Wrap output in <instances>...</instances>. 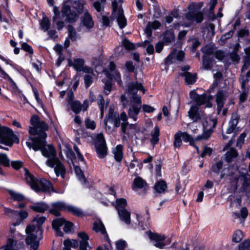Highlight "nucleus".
<instances>
[{
    "label": "nucleus",
    "instance_id": "nucleus-1",
    "mask_svg": "<svg viewBox=\"0 0 250 250\" xmlns=\"http://www.w3.org/2000/svg\"><path fill=\"white\" fill-rule=\"evenodd\" d=\"M30 124L33 126H29L28 131L31 135L32 142H26L27 146L34 151L40 150L42 155L47 158L46 165L54 168L57 176L60 175L64 178L65 174V168L60 160L57 157L56 152L51 145H46V138L49 126L44 121L40 120L37 115L33 116L30 119Z\"/></svg>",
    "mask_w": 250,
    "mask_h": 250
},
{
    "label": "nucleus",
    "instance_id": "nucleus-2",
    "mask_svg": "<svg viewBox=\"0 0 250 250\" xmlns=\"http://www.w3.org/2000/svg\"><path fill=\"white\" fill-rule=\"evenodd\" d=\"M46 220L44 216H37L33 220L36 222L38 225L37 228L34 225H28L25 231L28 235L26 238V243L31 246V250H37L39 246V240L42 238V230L41 226Z\"/></svg>",
    "mask_w": 250,
    "mask_h": 250
},
{
    "label": "nucleus",
    "instance_id": "nucleus-3",
    "mask_svg": "<svg viewBox=\"0 0 250 250\" xmlns=\"http://www.w3.org/2000/svg\"><path fill=\"white\" fill-rule=\"evenodd\" d=\"M25 180L32 189L36 192L42 191L43 192H51L62 194L63 193V190H56L54 189L52 183L43 178L37 179L35 178L27 168H24Z\"/></svg>",
    "mask_w": 250,
    "mask_h": 250
},
{
    "label": "nucleus",
    "instance_id": "nucleus-4",
    "mask_svg": "<svg viewBox=\"0 0 250 250\" xmlns=\"http://www.w3.org/2000/svg\"><path fill=\"white\" fill-rule=\"evenodd\" d=\"M84 4L83 0H75L72 3L71 6L65 3L61 9L62 16L65 17L69 23L76 22L79 15L83 12Z\"/></svg>",
    "mask_w": 250,
    "mask_h": 250
},
{
    "label": "nucleus",
    "instance_id": "nucleus-5",
    "mask_svg": "<svg viewBox=\"0 0 250 250\" xmlns=\"http://www.w3.org/2000/svg\"><path fill=\"white\" fill-rule=\"evenodd\" d=\"M14 143L17 144L19 143L18 137L8 127L0 125V144H2L9 146H11ZM0 148L6 150H8L7 147H4L1 145H0Z\"/></svg>",
    "mask_w": 250,
    "mask_h": 250
},
{
    "label": "nucleus",
    "instance_id": "nucleus-6",
    "mask_svg": "<svg viewBox=\"0 0 250 250\" xmlns=\"http://www.w3.org/2000/svg\"><path fill=\"white\" fill-rule=\"evenodd\" d=\"M203 2H192L188 6V11L185 17L188 21H195L197 23H201L204 20V13L200 10L203 6Z\"/></svg>",
    "mask_w": 250,
    "mask_h": 250
},
{
    "label": "nucleus",
    "instance_id": "nucleus-7",
    "mask_svg": "<svg viewBox=\"0 0 250 250\" xmlns=\"http://www.w3.org/2000/svg\"><path fill=\"white\" fill-rule=\"evenodd\" d=\"M121 114L114 110H109L108 114L104 119V128L108 133L112 132L114 128L121 125Z\"/></svg>",
    "mask_w": 250,
    "mask_h": 250
},
{
    "label": "nucleus",
    "instance_id": "nucleus-8",
    "mask_svg": "<svg viewBox=\"0 0 250 250\" xmlns=\"http://www.w3.org/2000/svg\"><path fill=\"white\" fill-rule=\"evenodd\" d=\"M52 228L56 232L57 236H62L63 232L60 229V227L64 225L63 231L65 233L71 232L73 230L72 223L66 221L63 218H60L54 219L52 223Z\"/></svg>",
    "mask_w": 250,
    "mask_h": 250
},
{
    "label": "nucleus",
    "instance_id": "nucleus-9",
    "mask_svg": "<svg viewBox=\"0 0 250 250\" xmlns=\"http://www.w3.org/2000/svg\"><path fill=\"white\" fill-rule=\"evenodd\" d=\"M94 144L98 157L101 159L104 158L107 154V147L103 133L96 135L94 139Z\"/></svg>",
    "mask_w": 250,
    "mask_h": 250
},
{
    "label": "nucleus",
    "instance_id": "nucleus-10",
    "mask_svg": "<svg viewBox=\"0 0 250 250\" xmlns=\"http://www.w3.org/2000/svg\"><path fill=\"white\" fill-rule=\"evenodd\" d=\"M78 235V237L82 239L80 244L75 240H66L63 242L64 246L76 248L78 247L79 245H80L81 250H86L88 245L87 242V240L89 239L88 236L84 232H79Z\"/></svg>",
    "mask_w": 250,
    "mask_h": 250
},
{
    "label": "nucleus",
    "instance_id": "nucleus-11",
    "mask_svg": "<svg viewBox=\"0 0 250 250\" xmlns=\"http://www.w3.org/2000/svg\"><path fill=\"white\" fill-rule=\"evenodd\" d=\"M146 233L148 236L149 239L154 242V246L159 249H163L167 244H169L171 241L170 239H168L166 241L167 243H165L162 242L166 239L164 235L153 233L150 231H146Z\"/></svg>",
    "mask_w": 250,
    "mask_h": 250
},
{
    "label": "nucleus",
    "instance_id": "nucleus-12",
    "mask_svg": "<svg viewBox=\"0 0 250 250\" xmlns=\"http://www.w3.org/2000/svg\"><path fill=\"white\" fill-rule=\"evenodd\" d=\"M68 64L69 67H73L77 72L83 71L88 72L89 69L88 67L84 66L85 61L82 58H76L74 59L73 62L70 58L67 59Z\"/></svg>",
    "mask_w": 250,
    "mask_h": 250
},
{
    "label": "nucleus",
    "instance_id": "nucleus-13",
    "mask_svg": "<svg viewBox=\"0 0 250 250\" xmlns=\"http://www.w3.org/2000/svg\"><path fill=\"white\" fill-rule=\"evenodd\" d=\"M130 105L129 109H155L153 107L144 104L141 108L142 100L141 97L138 96L136 93H133L131 96Z\"/></svg>",
    "mask_w": 250,
    "mask_h": 250
},
{
    "label": "nucleus",
    "instance_id": "nucleus-14",
    "mask_svg": "<svg viewBox=\"0 0 250 250\" xmlns=\"http://www.w3.org/2000/svg\"><path fill=\"white\" fill-rule=\"evenodd\" d=\"M3 250H25L23 241H18L13 238H8Z\"/></svg>",
    "mask_w": 250,
    "mask_h": 250
},
{
    "label": "nucleus",
    "instance_id": "nucleus-15",
    "mask_svg": "<svg viewBox=\"0 0 250 250\" xmlns=\"http://www.w3.org/2000/svg\"><path fill=\"white\" fill-rule=\"evenodd\" d=\"M217 122L218 120L216 118H207V123H209L210 125H211V127L207 129V130H205L201 135H198L195 140L200 141L208 139L210 137L213 130L216 127Z\"/></svg>",
    "mask_w": 250,
    "mask_h": 250
},
{
    "label": "nucleus",
    "instance_id": "nucleus-16",
    "mask_svg": "<svg viewBox=\"0 0 250 250\" xmlns=\"http://www.w3.org/2000/svg\"><path fill=\"white\" fill-rule=\"evenodd\" d=\"M228 92L226 90L219 89L216 94L215 102L217 104L216 109H222L228 97Z\"/></svg>",
    "mask_w": 250,
    "mask_h": 250
},
{
    "label": "nucleus",
    "instance_id": "nucleus-17",
    "mask_svg": "<svg viewBox=\"0 0 250 250\" xmlns=\"http://www.w3.org/2000/svg\"><path fill=\"white\" fill-rule=\"evenodd\" d=\"M161 26V23L158 21L154 20L153 21H149L146 24L145 29V32L147 37L149 38L151 37L152 35L153 30H157L160 28Z\"/></svg>",
    "mask_w": 250,
    "mask_h": 250
},
{
    "label": "nucleus",
    "instance_id": "nucleus-18",
    "mask_svg": "<svg viewBox=\"0 0 250 250\" xmlns=\"http://www.w3.org/2000/svg\"><path fill=\"white\" fill-rule=\"evenodd\" d=\"M81 23L87 29H90L94 26V22L91 15L88 11L84 12L83 16L81 18Z\"/></svg>",
    "mask_w": 250,
    "mask_h": 250
},
{
    "label": "nucleus",
    "instance_id": "nucleus-19",
    "mask_svg": "<svg viewBox=\"0 0 250 250\" xmlns=\"http://www.w3.org/2000/svg\"><path fill=\"white\" fill-rule=\"evenodd\" d=\"M147 183L140 177H136L133 180L132 185V189L137 191L138 189L144 188V190H146Z\"/></svg>",
    "mask_w": 250,
    "mask_h": 250
},
{
    "label": "nucleus",
    "instance_id": "nucleus-20",
    "mask_svg": "<svg viewBox=\"0 0 250 250\" xmlns=\"http://www.w3.org/2000/svg\"><path fill=\"white\" fill-rule=\"evenodd\" d=\"M202 63L203 67L205 70H210L212 68L213 65L216 63V62L212 57L203 55Z\"/></svg>",
    "mask_w": 250,
    "mask_h": 250
},
{
    "label": "nucleus",
    "instance_id": "nucleus-21",
    "mask_svg": "<svg viewBox=\"0 0 250 250\" xmlns=\"http://www.w3.org/2000/svg\"><path fill=\"white\" fill-rule=\"evenodd\" d=\"M188 114L193 122L201 121L204 118V110H188Z\"/></svg>",
    "mask_w": 250,
    "mask_h": 250
},
{
    "label": "nucleus",
    "instance_id": "nucleus-22",
    "mask_svg": "<svg viewBox=\"0 0 250 250\" xmlns=\"http://www.w3.org/2000/svg\"><path fill=\"white\" fill-rule=\"evenodd\" d=\"M206 94L203 93L200 95L197 99L193 103L194 105H192L189 109H199V106L206 105Z\"/></svg>",
    "mask_w": 250,
    "mask_h": 250
},
{
    "label": "nucleus",
    "instance_id": "nucleus-23",
    "mask_svg": "<svg viewBox=\"0 0 250 250\" xmlns=\"http://www.w3.org/2000/svg\"><path fill=\"white\" fill-rule=\"evenodd\" d=\"M0 59L4 62L6 64H8L12 67L15 70L19 72L21 75H23V73L25 72V70L21 66L15 63L10 59L5 58L3 56L0 54Z\"/></svg>",
    "mask_w": 250,
    "mask_h": 250
},
{
    "label": "nucleus",
    "instance_id": "nucleus-24",
    "mask_svg": "<svg viewBox=\"0 0 250 250\" xmlns=\"http://www.w3.org/2000/svg\"><path fill=\"white\" fill-rule=\"evenodd\" d=\"M121 119L122 121L121 126V132L125 135L128 134L127 130L129 129V123L127 121L128 117L125 112H123L121 114Z\"/></svg>",
    "mask_w": 250,
    "mask_h": 250
},
{
    "label": "nucleus",
    "instance_id": "nucleus-25",
    "mask_svg": "<svg viewBox=\"0 0 250 250\" xmlns=\"http://www.w3.org/2000/svg\"><path fill=\"white\" fill-rule=\"evenodd\" d=\"M175 41V35L174 32L170 30H166L163 33L162 42L166 45H169Z\"/></svg>",
    "mask_w": 250,
    "mask_h": 250
},
{
    "label": "nucleus",
    "instance_id": "nucleus-26",
    "mask_svg": "<svg viewBox=\"0 0 250 250\" xmlns=\"http://www.w3.org/2000/svg\"><path fill=\"white\" fill-rule=\"evenodd\" d=\"M183 76L185 77V83L188 85L194 84L197 80V75L196 73L187 72L183 73Z\"/></svg>",
    "mask_w": 250,
    "mask_h": 250
},
{
    "label": "nucleus",
    "instance_id": "nucleus-27",
    "mask_svg": "<svg viewBox=\"0 0 250 250\" xmlns=\"http://www.w3.org/2000/svg\"><path fill=\"white\" fill-rule=\"evenodd\" d=\"M120 219L126 225L130 224V212L126 209L120 210L118 212Z\"/></svg>",
    "mask_w": 250,
    "mask_h": 250
},
{
    "label": "nucleus",
    "instance_id": "nucleus-28",
    "mask_svg": "<svg viewBox=\"0 0 250 250\" xmlns=\"http://www.w3.org/2000/svg\"><path fill=\"white\" fill-rule=\"evenodd\" d=\"M118 17L117 21L120 29L124 28L127 25V21L123 13V9H120L118 11Z\"/></svg>",
    "mask_w": 250,
    "mask_h": 250
},
{
    "label": "nucleus",
    "instance_id": "nucleus-29",
    "mask_svg": "<svg viewBox=\"0 0 250 250\" xmlns=\"http://www.w3.org/2000/svg\"><path fill=\"white\" fill-rule=\"evenodd\" d=\"M160 129L158 126H155L154 131L150 134L151 138L150 139V142L154 147L156 144H158L159 140Z\"/></svg>",
    "mask_w": 250,
    "mask_h": 250
},
{
    "label": "nucleus",
    "instance_id": "nucleus-30",
    "mask_svg": "<svg viewBox=\"0 0 250 250\" xmlns=\"http://www.w3.org/2000/svg\"><path fill=\"white\" fill-rule=\"evenodd\" d=\"M30 208L35 211L43 212L48 209L49 206L43 202H39L34 204Z\"/></svg>",
    "mask_w": 250,
    "mask_h": 250
},
{
    "label": "nucleus",
    "instance_id": "nucleus-31",
    "mask_svg": "<svg viewBox=\"0 0 250 250\" xmlns=\"http://www.w3.org/2000/svg\"><path fill=\"white\" fill-rule=\"evenodd\" d=\"M93 229L96 232H100L104 236L107 237L105 228L103 222L101 221L95 222L93 224Z\"/></svg>",
    "mask_w": 250,
    "mask_h": 250
},
{
    "label": "nucleus",
    "instance_id": "nucleus-32",
    "mask_svg": "<svg viewBox=\"0 0 250 250\" xmlns=\"http://www.w3.org/2000/svg\"><path fill=\"white\" fill-rule=\"evenodd\" d=\"M123 147L121 145H119L114 148L112 150V152L114 155V158L116 161L120 162L123 157Z\"/></svg>",
    "mask_w": 250,
    "mask_h": 250
},
{
    "label": "nucleus",
    "instance_id": "nucleus-33",
    "mask_svg": "<svg viewBox=\"0 0 250 250\" xmlns=\"http://www.w3.org/2000/svg\"><path fill=\"white\" fill-rule=\"evenodd\" d=\"M249 211L246 207H243L241 210L240 212H233V214L240 220L241 223H244L245 219L248 217Z\"/></svg>",
    "mask_w": 250,
    "mask_h": 250
},
{
    "label": "nucleus",
    "instance_id": "nucleus-34",
    "mask_svg": "<svg viewBox=\"0 0 250 250\" xmlns=\"http://www.w3.org/2000/svg\"><path fill=\"white\" fill-rule=\"evenodd\" d=\"M66 211L72 213L74 215L77 217H82L83 216V210L81 208L73 205H68Z\"/></svg>",
    "mask_w": 250,
    "mask_h": 250
},
{
    "label": "nucleus",
    "instance_id": "nucleus-35",
    "mask_svg": "<svg viewBox=\"0 0 250 250\" xmlns=\"http://www.w3.org/2000/svg\"><path fill=\"white\" fill-rule=\"evenodd\" d=\"M167 188V183L163 180L157 182L154 187V190L159 193H164Z\"/></svg>",
    "mask_w": 250,
    "mask_h": 250
},
{
    "label": "nucleus",
    "instance_id": "nucleus-36",
    "mask_svg": "<svg viewBox=\"0 0 250 250\" xmlns=\"http://www.w3.org/2000/svg\"><path fill=\"white\" fill-rule=\"evenodd\" d=\"M238 155V154L236 150L234 148H231L225 154V160L227 163H230Z\"/></svg>",
    "mask_w": 250,
    "mask_h": 250
},
{
    "label": "nucleus",
    "instance_id": "nucleus-37",
    "mask_svg": "<svg viewBox=\"0 0 250 250\" xmlns=\"http://www.w3.org/2000/svg\"><path fill=\"white\" fill-rule=\"evenodd\" d=\"M126 205L127 201L126 199L123 198H121L116 199L115 207L118 210V212H119L120 210H124L126 209L125 208Z\"/></svg>",
    "mask_w": 250,
    "mask_h": 250
},
{
    "label": "nucleus",
    "instance_id": "nucleus-38",
    "mask_svg": "<svg viewBox=\"0 0 250 250\" xmlns=\"http://www.w3.org/2000/svg\"><path fill=\"white\" fill-rule=\"evenodd\" d=\"M240 117V115L237 112L233 113L231 115V119L229 122V125L235 129L238 125Z\"/></svg>",
    "mask_w": 250,
    "mask_h": 250
},
{
    "label": "nucleus",
    "instance_id": "nucleus-39",
    "mask_svg": "<svg viewBox=\"0 0 250 250\" xmlns=\"http://www.w3.org/2000/svg\"><path fill=\"white\" fill-rule=\"evenodd\" d=\"M176 50L169 53L165 59V69L168 68L169 66L174 62L175 57Z\"/></svg>",
    "mask_w": 250,
    "mask_h": 250
},
{
    "label": "nucleus",
    "instance_id": "nucleus-40",
    "mask_svg": "<svg viewBox=\"0 0 250 250\" xmlns=\"http://www.w3.org/2000/svg\"><path fill=\"white\" fill-rule=\"evenodd\" d=\"M182 137L185 142H189L190 145L194 146L197 151H198V147L194 144V140L192 136L189 135L187 132H182Z\"/></svg>",
    "mask_w": 250,
    "mask_h": 250
},
{
    "label": "nucleus",
    "instance_id": "nucleus-41",
    "mask_svg": "<svg viewBox=\"0 0 250 250\" xmlns=\"http://www.w3.org/2000/svg\"><path fill=\"white\" fill-rule=\"evenodd\" d=\"M68 37L72 42H75L77 39L78 34L75 28L72 25L67 26Z\"/></svg>",
    "mask_w": 250,
    "mask_h": 250
},
{
    "label": "nucleus",
    "instance_id": "nucleus-42",
    "mask_svg": "<svg viewBox=\"0 0 250 250\" xmlns=\"http://www.w3.org/2000/svg\"><path fill=\"white\" fill-rule=\"evenodd\" d=\"M17 213L15 214V217L17 216H19L20 217V220L16 221L15 223H13V225L14 226H18L20 224L21 220L26 218L28 216V212L25 210H21L18 211L17 210Z\"/></svg>",
    "mask_w": 250,
    "mask_h": 250
},
{
    "label": "nucleus",
    "instance_id": "nucleus-43",
    "mask_svg": "<svg viewBox=\"0 0 250 250\" xmlns=\"http://www.w3.org/2000/svg\"><path fill=\"white\" fill-rule=\"evenodd\" d=\"M9 194L11 198L15 201H22L25 199V197L21 193L17 192L12 190H9Z\"/></svg>",
    "mask_w": 250,
    "mask_h": 250
},
{
    "label": "nucleus",
    "instance_id": "nucleus-44",
    "mask_svg": "<svg viewBox=\"0 0 250 250\" xmlns=\"http://www.w3.org/2000/svg\"><path fill=\"white\" fill-rule=\"evenodd\" d=\"M244 238V234L243 232L239 230H236L232 235V242L237 243L240 242Z\"/></svg>",
    "mask_w": 250,
    "mask_h": 250
},
{
    "label": "nucleus",
    "instance_id": "nucleus-45",
    "mask_svg": "<svg viewBox=\"0 0 250 250\" xmlns=\"http://www.w3.org/2000/svg\"><path fill=\"white\" fill-rule=\"evenodd\" d=\"M122 45L125 47V48L128 51L133 50L135 49V44L131 42L128 39L126 38H125L122 42Z\"/></svg>",
    "mask_w": 250,
    "mask_h": 250
},
{
    "label": "nucleus",
    "instance_id": "nucleus-46",
    "mask_svg": "<svg viewBox=\"0 0 250 250\" xmlns=\"http://www.w3.org/2000/svg\"><path fill=\"white\" fill-rule=\"evenodd\" d=\"M182 132L179 131L176 133L174 135V141L173 146L175 148L179 147L182 144L181 140Z\"/></svg>",
    "mask_w": 250,
    "mask_h": 250
},
{
    "label": "nucleus",
    "instance_id": "nucleus-47",
    "mask_svg": "<svg viewBox=\"0 0 250 250\" xmlns=\"http://www.w3.org/2000/svg\"><path fill=\"white\" fill-rule=\"evenodd\" d=\"M21 49L29 53V57L32 59V55L34 54V50L32 47L26 42H22L21 44Z\"/></svg>",
    "mask_w": 250,
    "mask_h": 250
},
{
    "label": "nucleus",
    "instance_id": "nucleus-48",
    "mask_svg": "<svg viewBox=\"0 0 250 250\" xmlns=\"http://www.w3.org/2000/svg\"><path fill=\"white\" fill-rule=\"evenodd\" d=\"M125 67L129 73H134L135 75H137V70L132 61H126L125 63Z\"/></svg>",
    "mask_w": 250,
    "mask_h": 250
},
{
    "label": "nucleus",
    "instance_id": "nucleus-49",
    "mask_svg": "<svg viewBox=\"0 0 250 250\" xmlns=\"http://www.w3.org/2000/svg\"><path fill=\"white\" fill-rule=\"evenodd\" d=\"M52 207L55 208L60 210L66 211V208L68 205L66 204L63 202L58 201L57 202L53 203L51 204Z\"/></svg>",
    "mask_w": 250,
    "mask_h": 250
},
{
    "label": "nucleus",
    "instance_id": "nucleus-50",
    "mask_svg": "<svg viewBox=\"0 0 250 250\" xmlns=\"http://www.w3.org/2000/svg\"><path fill=\"white\" fill-rule=\"evenodd\" d=\"M41 26L45 31H47L50 26V22L48 17L44 16L40 23Z\"/></svg>",
    "mask_w": 250,
    "mask_h": 250
},
{
    "label": "nucleus",
    "instance_id": "nucleus-51",
    "mask_svg": "<svg viewBox=\"0 0 250 250\" xmlns=\"http://www.w3.org/2000/svg\"><path fill=\"white\" fill-rule=\"evenodd\" d=\"M239 250H250V240L247 239L238 245Z\"/></svg>",
    "mask_w": 250,
    "mask_h": 250
},
{
    "label": "nucleus",
    "instance_id": "nucleus-52",
    "mask_svg": "<svg viewBox=\"0 0 250 250\" xmlns=\"http://www.w3.org/2000/svg\"><path fill=\"white\" fill-rule=\"evenodd\" d=\"M247 136V134L246 132H243L242 133L240 136L238 137L237 142H236V146L239 148H241L243 144L244 143L245 139Z\"/></svg>",
    "mask_w": 250,
    "mask_h": 250
},
{
    "label": "nucleus",
    "instance_id": "nucleus-53",
    "mask_svg": "<svg viewBox=\"0 0 250 250\" xmlns=\"http://www.w3.org/2000/svg\"><path fill=\"white\" fill-rule=\"evenodd\" d=\"M223 163L222 161H219L213 164L211 167V171L214 173H218L222 169Z\"/></svg>",
    "mask_w": 250,
    "mask_h": 250
},
{
    "label": "nucleus",
    "instance_id": "nucleus-54",
    "mask_svg": "<svg viewBox=\"0 0 250 250\" xmlns=\"http://www.w3.org/2000/svg\"><path fill=\"white\" fill-rule=\"evenodd\" d=\"M0 164L5 167H8L10 165V160L7 158L6 155L4 153L0 154Z\"/></svg>",
    "mask_w": 250,
    "mask_h": 250
},
{
    "label": "nucleus",
    "instance_id": "nucleus-55",
    "mask_svg": "<svg viewBox=\"0 0 250 250\" xmlns=\"http://www.w3.org/2000/svg\"><path fill=\"white\" fill-rule=\"evenodd\" d=\"M75 173L78 177L80 180L84 182L85 180V177L83 175V172L80 167L78 166H75L74 167Z\"/></svg>",
    "mask_w": 250,
    "mask_h": 250
},
{
    "label": "nucleus",
    "instance_id": "nucleus-56",
    "mask_svg": "<svg viewBox=\"0 0 250 250\" xmlns=\"http://www.w3.org/2000/svg\"><path fill=\"white\" fill-rule=\"evenodd\" d=\"M69 104L71 107V109H82V104L78 100H75L69 103Z\"/></svg>",
    "mask_w": 250,
    "mask_h": 250
},
{
    "label": "nucleus",
    "instance_id": "nucleus-57",
    "mask_svg": "<svg viewBox=\"0 0 250 250\" xmlns=\"http://www.w3.org/2000/svg\"><path fill=\"white\" fill-rule=\"evenodd\" d=\"M243 65L241 68V72L247 70L250 66V57L245 56L243 59Z\"/></svg>",
    "mask_w": 250,
    "mask_h": 250
},
{
    "label": "nucleus",
    "instance_id": "nucleus-58",
    "mask_svg": "<svg viewBox=\"0 0 250 250\" xmlns=\"http://www.w3.org/2000/svg\"><path fill=\"white\" fill-rule=\"evenodd\" d=\"M85 125L87 128L94 130L96 126V123L89 118H86L85 120Z\"/></svg>",
    "mask_w": 250,
    "mask_h": 250
},
{
    "label": "nucleus",
    "instance_id": "nucleus-59",
    "mask_svg": "<svg viewBox=\"0 0 250 250\" xmlns=\"http://www.w3.org/2000/svg\"><path fill=\"white\" fill-rule=\"evenodd\" d=\"M214 57L220 61H222L225 57V53L222 50H217L214 54Z\"/></svg>",
    "mask_w": 250,
    "mask_h": 250
},
{
    "label": "nucleus",
    "instance_id": "nucleus-60",
    "mask_svg": "<svg viewBox=\"0 0 250 250\" xmlns=\"http://www.w3.org/2000/svg\"><path fill=\"white\" fill-rule=\"evenodd\" d=\"M202 50L205 54L204 55L210 56L211 55L214 54V48L211 46H206L205 49L202 48Z\"/></svg>",
    "mask_w": 250,
    "mask_h": 250
},
{
    "label": "nucleus",
    "instance_id": "nucleus-61",
    "mask_svg": "<svg viewBox=\"0 0 250 250\" xmlns=\"http://www.w3.org/2000/svg\"><path fill=\"white\" fill-rule=\"evenodd\" d=\"M234 33V30H230L228 32L222 35V36L221 37V41H223L224 42H225L228 39H229L232 37V36H233Z\"/></svg>",
    "mask_w": 250,
    "mask_h": 250
},
{
    "label": "nucleus",
    "instance_id": "nucleus-62",
    "mask_svg": "<svg viewBox=\"0 0 250 250\" xmlns=\"http://www.w3.org/2000/svg\"><path fill=\"white\" fill-rule=\"evenodd\" d=\"M84 82L86 88L89 87L93 83V78L89 75L84 76Z\"/></svg>",
    "mask_w": 250,
    "mask_h": 250
},
{
    "label": "nucleus",
    "instance_id": "nucleus-63",
    "mask_svg": "<svg viewBox=\"0 0 250 250\" xmlns=\"http://www.w3.org/2000/svg\"><path fill=\"white\" fill-rule=\"evenodd\" d=\"M176 51H177L176 50ZM185 56V52L183 50H180L177 53L176 52L175 58L179 62H183L184 61Z\"/></svg>",
    "mask_w": 250,
    "mask_h": 250
},
{
    "label": "nucleus",
    "instance_id": "nucleus-64",
    "mask_svg": "<svg viewBox=\"0 0 250 250\" xmlns=\"http://www.w3.org/2000/svg\"><path fill=\"white\" fill-rule=\"evenodd\" d=\"M126 246V242L124 240H119L116 243V247L117 250H124Z\"/></svg>",
    "mask_w": 250,
    "mask_h": 250
}]
</instances>
